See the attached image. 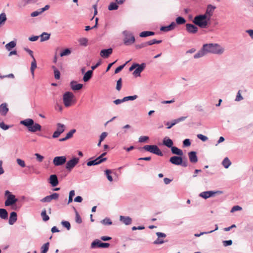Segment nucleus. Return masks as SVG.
Segmentation results:
<instances>
[{"mask_svg": "<svg viewBox=\"0 0 253 253\" xmlns=\"http://www.w3.org/2000/svg\"><path fill=\"white\" fill-rule=\"evenodd\" d=\"M155 33L151 31H143L140 33L139 36L142 38H144L150 36H153Z\"/></svg>", "mask_w": 253, "mask_h": 253, "instance_id": "obj_34", "label": "nucleus"}, {"mask_svg": "<svg viewBox=\"0 0 253 253\" xmlns=\"http://www.w3.org/2000/svg\"><path fill=\"white\" fill-rule=\"evenodd\" d=\"M185 28L186 31L190 34L197 33L198 30V28L196 25L190 23H187L185 25Z\"/></svg>", "mask_w": 253, "mask_h": 253, "instance_id": "obj_12", "label": "nucleus"}, {"mask_svg": "<svg viewBox=\"0 0 253 253\" xmlns=\"http://www.w3.org/2000/svg\"><path fill=\"white\" fill-rule=\"evenodd\" d=\"M163 143L166 146L169 148H171L173 144V141L168 137H165L163 141Z\"/></svg>", "mask_w": 253, "mask_h": 253, "instance_id": "obj_25", "label": "nucleus"}, {"mask_svg": "<svg viewBox=\"0 0 253 253\" xmlns=\"http://www.w3.org/2000/svg\"><path fill=\"white\" fill-rule=\"evenodd\" d=\"M215 9V7L213 5H209L208 6L206 13L204 15H206L208 20H210L211 17Z\"/></svg>", "mask_w": 253, "mask_h": 253, "instance_id": "obj_15", "label": "nucleus"}, {"mask_svg": "<svg viewBox=\"0 0 253 253\" xmlns=\"http://www.w3.org/2000/svg\"><path fill=\"white\" fill-rule=\"evenodd\" d=\"M175 27L176 23L174 22H172L168 26L161 27L160 30L164 32H169L174 29Z\"/></svg>", "mask_w": 253, "mask_h": 253, "instance_id": "obj_21", "label": "nucleus"}, {"mask_svg": "<svg viewBox=\"0 0 253 253\" xmlns=\"http://www.w3.org/2000/svg\"><path fill=\"white\" fill-rule=\"evenodd\" d=\"M76 129H73L72 130H71L69 132H68L66 134V139H70L71 138L72 136H73V134L76 132Z\"/></svg>", "mask_w": 253, "mask_h": 253, "instance_id": "obj_49", "label": "nucleus"}, {"mask_svg": "<svg viewBox=\"0 0 253 253\" xmlns=\"http://www.w3.org/2000/svg\"><path fill=\"white\" fill-rule=\"evenodd\" d=\"M224 51V48L217 43H207L204 44L202 48L194 55V58H199L209 53L220 55Z\"/></svg>", "mask_w": 253, "mask_h": 253, "instance_id": "obj_1", "label": "nucleus"}, {"mask_svg": "<svg viewBox=\"0 0 253 253\" xmlns=\"http://www.w3.org/2000/svg\"><path fill=\"white\" fill-rule=\"evenodd\" d=\"M118 8V5L116 2H111L108 6L109 10H116Z\"/></svg>", "mask_w": 253, "mask_h": 253, "instance_id": "obj_39", "label": "nucleus"}, {"mask_svg": "<svg viewBox=\"0 0 253 253\" xmlns=\"http://www.w3.org/2000/svg\"><path fill=\"white\" fill-rule=\"evenodd\" d=\"M79 162V158L74 157L66 163L65 168L68 171H71Z\"/></svg>", "mask_w": 253, "mask_h": 253, "instance_id": "obj_9", "label": "nucleus"}, {"mask_svg": "<svg viewBox=\"0 0 253 253\" xmlns=\"http://www.w3.org/2000/svg\"><path fill=\"white\" fill-rule=\"evenodd\" d=\"M149 139V137L147 136H141L139 138V142L140 143H144L147 141Z\"/></svg>", "mask_w": 253, "mask_h": 253, "instance_id": "obj_51", "label": "nucleus"}, {"mask_svg": "<svg viewBox=\"0 0 253 253\" xmlns=\"http://www.w3.org/2000/svg\"><path fill=\"white\" fill-rule=\"evenodd\" d=\"M182 158L181 156H172L169 159V162L175 165H180L182 164Z\"/></svg>", "mask_w": 253, "mask_h": 253, "instance_id": "obj_16", "label": "nucleus"}, {"mask_svg": "<svg viewBox=\"0 0 253 253\" xmlns=\"http://www.w3.org/2000/svg\"><path fill=\"white\" fill-rule=\"evenodd\" d=\"M56 131L62 133L65 130V126L61 123H57Z\"/></svg>", "mask_w": 253, "mask_h": 253, "instance_id": "obj_31", "label": "nucleus"}, {"mask_svg": "<svg viewBox=\"0 0 253 253\" xmlns=\"http://www.w3.org/2000/svg\"><path fill=\"white\" fill-rule=\"evenodd\" d=\"M113 52V49L111 48L108 49H102L100 51V55L103 58H108Z\"/></svg>", "mask_w": 253, "mask_h": 253, "instance_id": "obj_18", "label": "nucleus"}, {"mask_svg": "<svg viewBox=\"0 0 253 253\" xmlns=\"http://www.w3.org/2000/svg\"><path fill=\"white\" fill-rule=\"evenodd\" d=\"M61 224L63 226L66 227L68 230H69L71 228V225L69 221H62L61 222Z\"/></svg>", "mask_w": 253, "mask_h": 253, "instance_id": "obj_45", "label": "nucleus"}, {"mask_svg": "<svg viewBox=\"0 0 253 253\" xmlns=\"http://www.w3.org/2000/svg\"><path fill=\"white\" fill-rule=\"evenodd\" d=\"M0 127L3 130H7L9 128V126L6 125L3 122H1L0 123Z\"/></svg>", "mask_w": 253, "mask_h": 253, "instance_id": "obj_60", "label": "nucleus"}, {"mask_svg": "<svg viewBox=\"0 0 253 253\" xmlns=\"http://www.w3.org/2000/svg\"><path fill=\"white\" fill-rule=\"evenodd\" d=\"M175 21L176 24L181 25L184 24L186 22V20L183 17L179 16L176 18Z\"/></svg>", "mask_w": 253, "mask_h": 253, "instance_id": "obj_37", "label": "nucleus"}, {"mask_svg": "<svg viewBox=\"0 0 253 253\" xmlns=\"http://www.w3.org/2000/svg\"><path fill=\"white\" fill-rule=\"evenodd\" d=\"M188 155L191 163L195 164L198 162V158L196 152L191 151L188 153Z\"/></svg>", "mask_w": 253, "mask_h": 253, "instance_id": "obj_19", "label": "nucleus"}, {"mask_svg": "<svg viewBox=\"0 0 253 253\" xmlns=\"http://www.w3.org/2000/svg\"><path fill=\"white\" fill-rule=\"evenodd\" d=\"M164 243V241L163 239H160V238H158V239L154 242V244L155 245L162 244Z\"/></svg>", "mask_w": 253, "mask_h": 253, "instance_id": "obj_59", "label": "nucleus"}, {"mask_svg": "<svg viewBox=\"0 0 253 253\" xmlns=\"http://www.w3.org/2000/svg\"><path fill=\"white\" fill-rule=\"evenodd\" d=\"M16 45V43L14 41H11L5 45V48L8 51H10L12 48H14Z\"/></svg>", "mask_w": 253, "mask_h": 253, "instance_id": "obj_35", "label": "nucleus"}, {"mask_svg": "<svg viewBox=\"0 0 253 253\" xmlns=\"http://www.w3.org/2000/svg\"><path fill=\"white\" fill-rule=\"evenodd\" d=\"M35 156H36L37 161L39 162H42L44 159L43 156L41 155L38 153H36L35 154Z\"/></svg>", "mask_w": 253, "mask_h": 253, "instance_id": "obj_56", "label": "nucleus"}, {"mask_svg": "<svg viewBox=\"0 0 253 253\" xmlns=\"http://www.w3.org/2000/svg\"><path fill=\"white\" fill-rule=\"evenodd\" d=\"M92 74V71L89 70L86 72L83 77V80L84 82H86L88 81L91 78Z\"/></svg>", "mask_w": 253, "mask_h": 253, "instance_id": "obj_29", "label": "nucleus"}, {"mask_svg": "<svg viewBox=\"0 0 253 253\" xmlns=\"http://www.w3.org/2000/svg\"><path fill=\"white\" fill-rule=\"evenodd\" d=\"M243 99V97L241 95V94L240 93V90H239L238 92L237 95L236 99H235V101H241V100H242Z\"/></svg>", "mask_w": 253, "mask_h": 253, "instance_id": "obj_58", "label": "nucleus"}, {"mask_svg": "<svg viewBox=\"0 0 253 253\" xmlns=\"http://www.w3.org/2000/svg\"><path fill=\"white\" fill-rule=\"evenodd\" d=\"M16 163L17 164L22 168H24L26 167L25 162L24 160L20 159L17 158L16 159Z\"/></svg>", "mask_w": 253, "mask_h": 253, "instance_id": "obj_38", "label": "nucleus"}, {"mask_svg": "<svg viewBox=\"0 0 253 253\" xmlns=\"http://www.w3.org/2000/svg\"><path fill=\"white\" fill-rule=\"evenodd\" d=\"M106 160V158H104L102 160H100V158L97 157L95 160L87 162L86 164L87 166H95L100 164L103 162H105Z\"/></svg>", "mask_w": 253, "mask_h": 253, "instance_id": "obj_17", "label": "nucleus"}, {"mask_svg": "<svg viewBox=\"0 0 253 253\" xmlns=\"http://www.w3.org/2000/svg\"><path fill=\"white\" fill-rule=\"evenodd\" d=\"M145 67L146 64L145 63L141 64H137L136 68L135 69V70L133 73V75L135 77H139L140 76V73L143 71Z\"/></svg>", "mask_w": 253, "mask_h": 253, "instance_id": "obj_14", "label": "nucleus"}, {"mask_svg": "<svg viewBox=\"0 0 253 253\" xmlns=\"http://www.w3.org/2000/svg\"><path fill=\"white\" fill-rule=\"evenodd\" d=\"M101 222L104 225H111L112 222L109 218H106L101 221Z\"/></svg>", "mask_w": 253, "mask_h": 253, "instance_id": "obj_53", "label": "nucleus"}, {"mask_svg": "<svg viewBox=\"0 0 253 253\" xmlns=\"http://www.w3.org/2000/svg\"><path fill=\"white\" fill-rule=\"evenodd\" d=\"M32 59H33V60L31 62L30 71H31V74L32 75V77H33V78H34V71H35V69L37 68V62H36V60L35 57L34 58H32Z\"/></svg>", "mask_w": 253, "mask_h": 253, "instance_id": "obj_28", "label": "nucleus"}, {"mask_svg": "<svg viewBox=\"0 0 253 253\" xmlns=\"http://www.w3.org/2000/svg\"><path fill=\"white\" fill-rule=\"evenodd\" d=\"M17 219V213L15 211H12L10 214L8 223L12 225L16 221Z\"/></svg>", "mask_w": 253, "mask_h": 253, "instance_id": "obj_22", "label": "nucleus"}, {"mask_svg": "<svg viewBox=\"0 0 253 253\" xmlns=\"http://www.w3.org/2000/svg\"><path fill=\"white\" fill-rule=\"evenodd\" d=\"M222 192L221 191H207L200 193L199 196L205 199H207L210 197H214L216 194H221Z\"/></svg>", "mask_w": 253, "mask_h": 253, "instance_id": "obj_8", "label": "nucleus"}, {"mask_svg": "<svg viewBox=\"0 0 253 253\" xmlns=\"http://www.w3.org/2000/svg\"><path fill=\"white\" fill-rule=\"evenodd\" d=\"M59 194L56 193H54L50 195L44 197L43 198H42V199L41 200V201L42 202H43V203H45V202L48 203V202H51L53 200H57L59 198Z\"/></svg>", "mask_w": 253, "mask_h": 253, "instance_id": "obj_13", "label": "nucleus"}, {"mask_svg": "<svg viewBox=\"0 0 253 253\" xmlns=\"http://www.w3.org/2000/svg\"><path fill=\"white\" fill-rule=\"evenodd\" d=\"M162 42V41L161 40H156L155 39H153V40H152L151 41H149L148 42H147V44H148V45H151L153 44H158V43H160L161 42Z\"/></svg>", "mask_w": 253, "mask_h": 253, "instance_id": "obj_48", "label": "nucleus"}, {"mask_svg": "<svg viewBox=\"0 0 253 253\" xmlns=\"http://www.w3.org/2000/svg\"><path fill=\"white\" fill-rule=\"evenodd\" d=\"M41 216H42L43 220L44 221H46L49 219V216L46 214L45 210H44L42 211Z\"/></svg>", "mask_w": 253, "mask_h": 253, "instance_id": "obj_40", "label": "nucleus"}, {"mask_svg": "<svg viewBox=\"0 0 253 253\" xmlns=\"http://www.w3.org/2000/svg\"><path fill=\"white\" fill-rule=\"evenodd\" d=\"M107 134L108 133L106 132H102L100 136L99 140L102 141L107 136Z\"/></svg>", "mask_w": 253, "mask_h": 253, "instance_id": "obj_64", "label": "nucleus"}, {"mask_svg": "<svg viewBox=\"0 0 253 253\" xmlns=\"http://www.w3.org/2000/svg\"><path fill=\"white\" fill-rule=\"evenodd\" d=\"M50 34L46 32L42 33L41 35V41L43 42L48 40L50 38Z\"/></svg>", "mask_w": 253, "mask_h": 253, "instance_id": "obj_32", "label": "nucleus"}, {"mask_svg": "<svg viewBox=\"0 0 253 253\" xmlns=\"http://www.w3.org/2000/svg\"><path fill=\"white\" fill-rule=\"evenodd\" d=\"M209 20L206 15L201 14L196 16L193 20V22L200 28H205L208 24Z\"/></svg>", "mask_w": 253, "mask_h": 253, "instance_id": "obj_3", "label": "nucleus"}, {"mask_svg": "<svg viewBox=\"0 0 253 253\" xmlns=\"http://www.w3.org/2000/svg\"><path fill=\"white\" fill-rule=\"evenodd\" d=\"M105 174L106 175V176H107V178L108 180L109 181H113V178L110 175V173H111V171L110 170H109V169H106L105 171Z\"/></svg>", "mask_w": 253, "mask_h": 253, "instance_id": "obj_47", "label": "nucleus"}, {"mask_svg": "<svg viewBox=\"0 0 253 253\" xmlns=\"http://www.w3.org/2000/svg\"><path fill=\"white\" fill-rule=\"evenodd\" d=\"M143 149L146 151L151 152L158 156H162L163 155L159 147L155 145H145L143 147Z\"/></svg>", "mask_w": 253, "mask_h": 253, "instance_id": "obj_7", "label": "nucleus"}, {"mask_svg": "<svg viewBox=\"0 0 253 253\" xmlns=\"http://www.w3.org/2000/svg\"><path fill=\"white\" fill-rule=\"evenodd\" d=\"M87 42H88V40L86 38H81L79 40V42L80 44L81 45H84V46H86L87 45Z\"/></svg>", "mask_w": 253, "mask_h": 253, "instance_id": "obj_43", "label": "nucleus"}, {"mask_svg": "<svg viewBox=\"0 0 253 253\" xmlns=\"http://www.w3.org/2000/svg\"><path fill=\"white\" fill-rule=\"evenodd\" d=\"M8 111L6 103H2L0 105V113L3 116L6 115Z\"/></svg>", "mask_w": 253, "mask_h": 253, "instance_id": "obj_26", "label": "nucleus"}, {"mask_svg": "<svg viewBox=\"0 0 253 253\" xmlns=\"http://www.w3.org/2000/svg\"><path fill=\"white\" fill-rule=\"evenodd\" d=\"M49 183L53 186H56L58 183V180L57 176L55 174H52L50 176L49 178Z\"/></svg>", "mask_w": 253, "mask_h": 253, "instance_id": "obj_20", "label": "nucleus"}, {"mask_svg": "<svg viewBox=\"0 0 253 253\" xmlns=\"http://www.w3.org/2000/svg\"><path fill=\"white\" fill-rule=\"evenodd\" d=\"M4 195L7 198L4 202V205L6 207L12 206L18 201V199L15 198V196L11 194L8 190L5 191Z\"/></svg>", "mask_w": 253, "mask_h": 253, "instance_id": "obj_6", "label": "nucleus"}, {"mask_svg": "<svg viewBox=\"0 0 253 253\" xmlns=\"http://www.w3.org/2000/svg\"><path fill=\"white\" fill-rule=\"evenodd\" d=\"M70 86L73 90H79L83 87V85L81 84H78L76 81H72L70 83Z\"/></svg>", "mask_w": 253, "mask_h": 253, "instance_id": "obj_23", "label": "nucleus"}, {"mask_svg": "<svg viewBox=\"0 0 253 253\" xmlns=\"http://www.w3.org/2000/svg\"><path fill=\"white\" fill-rule=\"evenodd\" d=\"M66 162L65 156H57L54 158L53 163L55 166H59L63 165Z\"/></svg>", "mask_w": 253, "mask_h": 253, "instance_id": "obj_11", "label": "nucleus"}, {"mask_svg": "<svg viewBox=\"0 0 253 253\" xmlns=\"http://www.w3.org/2000/svg\"><path fill=\"white\" fill-rule=\"evenodd\" d=\"M110 246V244L108 243H102L98 239H95L91 244V249L96 248H107Z\"/></svg>", "mask_w": 253, "mask_h": 253, "instance_id": "obj_10", "label": "nucleus"}, {"mask_svg": "<svg viewBox=\"0 0 253 253\" xmlns=\"http://www.w3.org/2000/svg\"><path fill=\"white\" fill-rule=\"evenodd\" d=\"M137 97H138L137 95H134L133 96H126V97H124L123 98H124V102H125V101H128V100H134L136 99Z\"/></svg>", "mask_w": 253, "mask_h": 253, "instance_id": "obj_42", "label": "nucleus"}, {"mask_svg": "<svg viewBox=\"0 0 253 253\" xmlns=\"http://www.w3.org/2000/svg\"><path fill=\"white\" fill-rule=\"evenodd\" d=\"M6 20V14L4 13H2L0 14V25L4 23Z\"/></svg>", "mask_w": 253, "mask_h": 253, "instance_id": "obj_46", "label": "nucleus"}, {"mask_svg": "<svg viewBox=\"0 0 253 253\" xmlns=\"http://www.w3.org/2000/svg\"><path fill=\"white\" fill-rule=\"evenodd\" d=\"M242 208L239 206H235L231 210V212H234L236 211L242 210Z\"/></svg>", "mask_w": 253, "mask_h": 253, "instance_id": "obj_55", "label": "nucleus"}, {"mask_svg": "<svg viewBox=\"0 0 253 253\" xmlns=\"http://www.w3.org/2000/svg\"><path fill=\"white\" fill-rule=\"evenodd\" d=\"M123 35L124 37L123 42L125 45H130L135 42V37L131 32L127 30L124 31Z\"/></svg>", "mask_w": 253, "mask_h": 253, "instance_id": "obj_4", "label": "nucleus"}, {"mask_svg": "<svg viewBox=\"0 0 253 253\" xmlns=\"http://www.w3.org/2000/svg\"><path fill=\"white\" fill-rule=\"evenodd\" d=\"M49 243L48 242L44 244L41 247V253H46L49 249Z\"/></svg>", "mask_w": 253, "mask_h": 253, "instance_id": "obj_36", "label": "nucleus"}, {"mask_svg": "<svg viewBox=\"0 0 253 253\" xmlns=\"http://www.w3.org/2000/svg\"><path fill=\"white\" fill-rule=\"evenodd\" d=\"M71 50L69 49H68V48H66L65 50H64L63 51H62L60 53V55L61 57H63V56H64L69 55V54H71Z\"/></svg>", "mask_w": 253, "mask_h": 253, "instance_id": "obj_41", "label": "nucleus"}, {"mask_svg": "<svg viewBox=\"0 0 253 253\" xmlns=\"http://www.w3.org/2000/svg\"><path fill=\"white\" fill-rule=\"evenodd\" d=\"M176 124V122H175V120H172L171 122H167L166 124V126H167V128L168 129H170Z\"/></svg>", "mask_w": 253, "mask_h": 253, "instance_id": "obj_50", "label": "nucleus"}, {"mask_svg": "<svg viewBox=\"0 0 253 253\" xmlns=\"http://www.w3.org/2000/svg\"><path fill=\"white\" fill-rule=\"evenodd\" d=\"M148 45V44H147V42H145L141 43V44L136 45V47L137 48H142L145 47Z\"/></svg>", "mask_w": 253, "mask_h": 253, "instance_id": "obj_63", "label": "nucleus"}, {"mask_svg": "<svg viewBox=\"0 0 253 253\" xmlns=\"http://www.w3.org/2000/svg\"><path fill=\"white\" fill-rule=\"evenodd\" d=\"M41 13H42V12L40 11V10L39 9V10L35 11H34L32 13H31V16L32 17H36V16L39 15Z\"/></svg>", "mask_w": 253, "mask_h": 253, "instance_id": "obj_62", "label": "nucleus"}, {"mask_svg": "<svg viewBox=\"0 0 253 253\" xmlns=\"http://www.w3.org/2000/svg\"><path fill=\"white\" fill-rule=\"evenodd\" d=\"M222 164L225 169H228L231 165V163L230 160L227 157H226L223 160Z\"/></svg>", "mask_w": 253, "mask_h": 253, "instance_id": "obj_33", "label": "nucleus"}, {"mask_svg": "<svg viewBox=\"0 0 253 253\" xmlns=\"http://www.w3.org/2000/svg\"><path fill=\"white\" fill-rule=\"evenodd\" d=\"M0 217L3 219H6L8 217V212L4 209H0Z\"/></svg>", "mask_w": 253, "mask_h": 253, "instance_id": "obj_30", "label": "nucleus"}, {"mask_svg": "<svg viewBox=\"0 0 253 253\" xmlns=\"http://www.w3.org/2000/svg\"><path fill=\"white\" fill-rule=\"evenodd\" d=\"M20 124L26 126L28 130L32 132H35L37 131H41L42 126L37 123H35L32 119H26L20 121Z\"/></svg>", "mask_w": 253, "mask_h": 253, "instance_id": "obj_2", "label": "nucleus"}, {"mask_svg": "<svg viewBox=\"0 0 253 253\" xmlns=\"http://www.w3.org/2000/svg\"><path fill=\"white\" fill-rule=\"evenodd\" d=\"M54 69V77L56 80H59L60 77V72L55 67H53Z\"/></svg>", "mask_w": 253, "mask_h": 253, "instance_id": "obj_44", "label": "nucleus"}, {"mask_svg": "<svg viewBox=\"0 0 253 253\" xmlns=\"http://www.w3.org/2000/svg\"><path fill=\"white\" fill-rule=\"evenodd\" d=\"M120 220L126 225H130L132 222V219L129 216L121 215L120 216Z\"/></svg>", "mask_w": 253, "mask_h": 253, "instance_id": "obj_24", "label": "nucleus"}, {"mask_svg": "<svg viewBox=\"0 0 253 253\" xmlns=\"http://www.w3.org/2000/svg\"><path fill=\"white\" fill-rule=\"evenodd\" d=\"M183 144L185 147L189 146L191 145L190 140L189 139H185L183 142Z\"/></svg>", "mask_w": 253, "mask_h": 253, "instance_id": "obj_61", "label": "nucleus"}, {"mask_svg": "<svg viewBox=\"0 0 253 253\" xmlns=\"http://www.w3.org/2000/svg\"><path fill=\"white\" fill-rule=\"evenodd\" d=\"M74 95L71 92H66L63 96V103L65 107L71 106L74 102Z\"/></svg>", "mask_w": 253, "mask_h": 253, "instance_id": "obj_5", "label": "nucleus"}, {"mask_svg": "<svg viewBox=\"0 0 253 253\" xmlns=\"http://www.w3.org/2000/svg\"><path fill=\"white\" fill-rule=\"evenodd\" d=\"M75 220L76 222L79 224L81 223L82 222V218L78 212H76V214Z\"/></svg>", "mask_w": 253, "mask_h": 253, "instance_id": "obj_57", "label": "nucleus"}, {"mask_svg": "<svg viewBox=\"0 0 253 253\" xmlns=\"http://www.w3.org/2000/svg\"><path fill=\"white\" fill-rule=\"evenodd\" d=\"M197 137L204 142L206 141L208 139V138L206 136H205L202 134H198L197 135Z\"/></svg>", "mask_w": 253, "mask_h": 253, "instance_id": "obj_54", "label": "nucleus"}, {"mask_svg": "<svg viewBox=\"0 0 253 253\" xmlns=\"http://www.w3.org/2000/svg\"><path fill=\"white\" fill-rule=\"evenodd\" d=\"M171 151L172 154L178 156H182L183 155V151L181 149L175 146H172L171 148Z\"/></svg>", "mask_w": 253, "mask_h": 253, "instance_id": "obj_27", "label": "nucleus"}, {"mask_svg": "<svg viewBox=\"0 0 253 253\" xmlns=\"http://www.w3.org/2000/svg\"><path fill=\"white\" fill-rule=\"evenodd\" d=\"M122 87V79L120 78L117 82L116 89L118 91L120 90Z\"/></svg>", "mask_w": 253, "mask_h": 253, "instance_id": "obj_52", "label": "nucleus"}]
</instances>
